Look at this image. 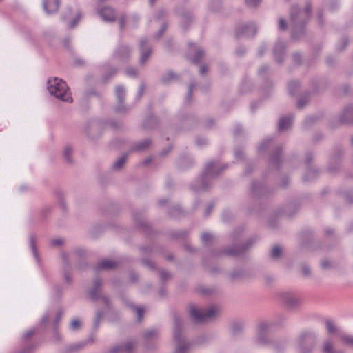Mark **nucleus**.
I'll use <instances>...</instances> for the list:
<instances>
[{"mask_svg": "<svg viewBox=\"0 0 353 353\" xmlns=\"http://www.w3.org/2000/svg\"><path fill=\"white\" fill-rule=\"evenodd\" d=\"M128 157V154H123L121 157H119L112 165V168L114 170L121 169L123 164L125 163Z\"/></svg>", "mask_w": 353, "mask_h": 353, "instance_id": "27", "label": "nucleus"}, {"mask_svg": "<svg viewBox=\"0 0 353 353\" xmlns=\"http://www.w3.org/2000/svg\"><path fill=\"white\" fill-rule=\"evenodd\" d=\"M227 168V165H221L219 161H212L208 162L201 175V185L197 190H208L212 179L217 176Z\"/></svg>", "mask_w": 353, "mask_h": 353, "instance_id": "3", "label": "nucleus"}, {"mask_svg": "<svg viewBox=\"0 0 353 353\" xmlns=\"http://www.w3.org/2000/svg\"><path fill=\"white\" fill-rule=\"evenodd\" d=\"M158 337H159V332L157 330H156L154 329L148 330L143 334V338L146 343H148L150 341L155 340Z\"/></svg>", "mask_w": 353, "mask_h": 353, "instance_id": "23", "label": "nucleus"}, {"mask_svg": "<svg viewBox=\"0 0 353 353\" xmlns=\"http://www.w3.org/2000/svg\"><path fill=\"white\" fill-rule=\"evenodd\" d=\"M101 287V281L97 279L94 281L93 288L90 291V296L92 300H97L99 296V292Z\"/></svg>", "mask_w": 353, "mask_h": 353, "instance_id": "21", "label": "nucleus"}, {"mask_svg": "<svg viewBox=\"0 0 353 353\" xmlns=\"http://www.w3.org/2000/svg\"><path fill=\"white\" fill-rule=\"evenodd\" d=\"M43 8L48 14L56 13L59 8V0H43Z\"/></svg>", "mask_w": 353, "mask_h": 353, "instance_id": "14", "label": "nucleus"}, {"mask_svg": "<svg viewBox=\"0 0 353 353\" xmlns=\"http://www.w3.org/2000/svg\"><path fill=\"white\" fill-rule=\"evenodd\" d=\"M143 263L147 265L148 268L152 269L154 268V263L153 261L150 260H143Z\"/></svg>", "mask_w": 353, "mask_h": 353, "instance_id": "63", "label": "nucleus"}, {"mask_svg": "<svg viewBox=\"0 0 353 353\" xmlns=\"http://www.w3.org/2000/svg\"><path fill=\"white\" fill-rule=\"evenodd\" d=\"M308 102V100L304 97L301 98L298 101V106L299 108H302L306 105Z\"/></svg>", "mask_w": 353, "mask_h": 353, "instance_id": "56", "label": "nucleus"}, {"mask_svg": "<svg viewBox=\"0 0 353 353\" xmlns=\"http://www.w3.org/2000/svg\"><path fill=\"white\" fill-rule=\"evenodd\" d=\"M316 334L314 332H305L301 334L300 337V341H299V347L300 350L302 353H308L310 352L311 348L310 350H305L304 348V344L307 343H312L316 339Z\"/></svg>", "mask_w": 353, "mask_h": 353, "instance_id": "13", "label": "nucleus"}, {"mask_svg": "<svg viewBox=\"0 0 353 353\" xmlns=\"http://www.w3.org/2000/svg\"><path fill=\"white\" fill-rule=\"evenodd\" d=\"M194 87H195V84L194 83H190L189 88H188V93H187L186 99H185V102L186 103H189L190 102V99H191V97H192V94L193 89H194Z\"/></svg>", "mask_w": 353, "mask_h": 353, "instance_id": "43", "label": "nucleus"}, {"mask_svg": "<svg viewBox=\"0 0 353 353\" xmlns=\"http://www.w3.org/2000/svg\"><path fill=\"white\" fill-rule=\"evenodd\" d=\"M116 97L119 103H122L125 99V90L122 85H118L116 88Z\"/></svg>", "mask_w": 353, "mask_h": 353, "instance_id": "26", "label": "nucleus"}, {"mask_svg": "<svg viewBox=\"0 0 353 353\" xmlns=\"http://www.w3.org/2000/svg\"><path fill=\"white\" fill-rule=\"evenodd\" d=\"M81 17V14H77L75 19L74 20L72 21V22L70 23V28H74L76 24L77 23L78 21L79 20Z\"/></svg>", "mask_w": 353, "mask_h": 353, "instance_id": "62", "label": "nucleus"}, {"mask_svg": "<svg viewBox=\"0 0 353 353\" xmlns=\"http://www.w3.org/2000/svg\"><path fill=\"white\" fill-rule=\"evenodd\" d=\"M218 311V308L214 306L210 307L206 310H198L194 305H191L189 309L191 318L196 323H203L213 319Z\"/></svg>", "mask_w": 353, "mask_h": 353, "instance_id": "4", "label": "nucleus"}, {"mask_svg": "<svg viewBox=\"0 0 353 353\" xmlns=\"http://www.w3.org/2000/svg\"><path fill=\"white\" fill-rule=\"evenodd\" d=\"M262 189H263L262 187H261L259 185L254 183H253V185L252 186V192L253 194H256V193L261 194Z\"/></svg>", "mask_w": 353, "mask_h": 353, "instance_id": "47", "label": "nucleus"}, {"mask_svg": "<svg viewBox=\"0 0 353 353\" xmlns=\"http://www.w3.org/2000/svg\"><path fill=\"white\" fill-rule=\"evenodd\" d=\"M316 170H309L307 171V174L303 176V180L305 181H309L312 179V178H314L316 176Z\"/></svg>", "mask_w": 353, "mask_h": 353, "instance_id": "39", "label": "nucleus"}, {"mask_svg": "<svg viewBox=\"0 0 353 353\" xmlns=\"http://www.w3.org/2000/svg\"><path fill=\"white\" fill-rule=\"evenodd\" d=\"M160 277L162 281H166L170 278V274L165 270L160 272Z\"/></svg>", "mask_w": 353, "mask_h": 353, "instance_id": "52", "label": "nucleus"}, {"mask_svg": "<svg viewBox=\"0 0 353 353\" xmlns=\"http://www.w3.org/2000/svg\"><path fill=\"white\" fill-rule=\"evenodd\" d=\"M246 5L250 8H255L261 1V0H245Z\"/></svg>", "mask_w": 353, "mask_h": 353, "instance_id": "45", "label": "nucleus"}, {"mask_svg": "<svg viewBox=\"0 0 353 353\" xmlns=\"http://www.w3.org/2000/svg\"><path fill=\"white\" fill-rule=\"evenodd\" d=\"M196 143L199 147H203L208 143V140L204 137H198L196 139Z\"/></svg>", "mask_w": 353, "mask_h": 353, "instance_id": "46", "label": "nucleus"}, {"mask_svg": "<svg viewBox=\"0 0 353 353\" xmlns=\"http://www.w3.org/2000/svg\"><path fill=\"white\" fill-rule=\"evenodd\" d=\"M63 244V240L61 239H52L50 241V245L52 246H58Z\"/></svg>", "mask_w": 353, "mask_h": 353, "instance_id": "55", "label": "nucleus"}, {"mask_svg": "<svg viewBox=\"0 0 353 353\" xmlns=\"http://www.w3.org/2000/svg\"><path fill=\"white\" fill-rule=\"evenodd\" d=\"M213 206H214V205H213V204H212V203H210V204H209V205L207 206V208H206V209H205V212H204V216H209V215L210 214L211 211H212V208H213Z\"/></svg>", "mask_w": 353, "mask_h": 353, "instance_id": "60", "label": "nucleus"}, {"mask_svg": "<svg viewBox=\"0 0 353 353\" xmlns=\"http://www.w3.org/2000/svg\"><path fill=\"white\" fill-rule=\"evenodd\" d=\"M273 324L268 322H261L259 325L256 339L261 344H266L268 342V335L271 331Z\"/></svg>", "mask_w": 353, "mask_h": 353, "instance_id": "8", "label": "nucleus"}, {"mask_svg": "<svg viewBox=\"0 0 353 353\" xmlns=\"http://www.w3.org/2000/svg\"><path fill=\"white\" fill-rule=\"evenodd\" d=\"M72 153V150L71 147L66 146L63 151V157H64L65 160L68 163L72 162V157H71Z\"/></svg>", "mask_w": 353, "mask_h": 353, "instance_id": "34", "label": "nucleus"}, {"mask_svg": "<svg viewBox=\"0 0 353 353\" xmlns=\"http://www.w3.org/2000/svg\"><path fill=\"white\" fill-rule=\"evenodd\" d=\"M97 13L101 19L106 22H113L116 19L114 10L109 6H105L97 10Z\"/></svg>", "mask_w": 353, "mask_h": 353, "instance_id": "11", "label": "nucleus"}, {"mask_svg": "<svg viewBox=\"0 0 353 353\" xmlns=\"http://www.w3.org/2000/svg\"><path fill=\"white\" fill-rule=\"evenodd\" d=\"M166 28H167V25L163 23L162 25V26L161 27V29L159 30V31L156 34L155 38L156 39L160 38L162 36V34H163V32L165 30Z\"/></svg>", "mask_w": 353, "mask_h": 353, "instance_id": "53", "label": "nucleus"}, {"mask_svg": "<svg viewBox=\"0 0 353 353\" xmlns=\"http://www.w3.org/2000/svg\"><path fill=\"white\" fill-rule=\"evenodd\" d=\"M282 254L281 249L279 246L274 247L271 251L270 256L272 259H278Z\"/></svg>", "mask_w": 353, "mask_h": 353, "instance_id": "32", "label": "nucleus"}, {"mask_svg": "<svg viewBox=\"0 0 353 353\" xmlns=\"http://www.w3.org/2000/svg\"><path fill=\"white\" fill-rule=\"evenodd\" d=\"M323 353H343L339 350H334L332 343L327 340L324 342L323 345Z\"/></svg>", "mask_w": 353, "mask_h": 353, "instance_id": "25", "label": "nucleus"}, {"mask_svg": "<svg viewBox=\"0 0 353 353\" xmlns=\"http://www.w3.org/2000/svg\"><path fill=\"white\" fill-rule=\"evenodd\" d=\"M325 327L330 334L334 333L337 331V327H335L334 323L331 320L325 321Z\"/></svg>", "mask_w": 353, "mask_h": 353, "instance_id": "37", "label": "nucleus"}, {"mask_svg": "<svg viewBox=\"0 0 353 353\" xmlns=\"http://www.w3.org/2000/svg\"><path fill=\"white\" fill-rule=\"evenodd\" d=\"M193 17L192 15L190 13H186L183 16L182 18V26L184 28H186V26L185 25L186 20H192Z\"/></svg>", "mask_w": 353, "mask_h": 353, "instance_id": "48", "label": "nucleus"}, {"mask_svg": "<svg viewBox=\"0 0 353 353\" xmlns=\"http://www.w3.org/2000/svg\"><path fill=\"white\" fill-rule=\"evenodd\" d=\"M145 86L144 84H141L139 86V90H138V92H137V94L136 97L137 99H139L141 98V97L143 96V92L145 91Z\"/></svg>", "mask_w": 353, "mask_h": 353, "instance_id": "51", "label": "nucleus"}, {"mask_svg": "<svg viewBox=\"0 0 353 353\" xmlns=\"http://www.w3.org/2000/svg\"><path fill=\"white\" fill-rule=\"evenodd\" d=\"M341 341L348 346L353 347V336L351 335L343 334L341 336Z\"/></svg>", "mask_w": 353, "mask_h": 353, "instance_id": "35", "label": "nucleus"}, {"mask_svg": "<svg viewBox=\"0 0 353 353\" xmlns=\"http://www.w3.org/2000/svg\"><path fill=\"white\" fill-rule=\"evenodd\" d=\"M251 243L248 242L246 244L243 245L242 246H238L234 248H231L228 250H224L221 251V253H225L227 255L230 256H238L240 253L245 251L250 246Z\"/></svg>", "mask_w": 353, "mask_h": 353, "instance_id": "18", "label": "nucleus"}, {"mask_svg": "<svg viewBox=\"0 0 353 353\" xmlns=\"http://www.w3.org/2000/svg\"><path fill=\"white\" fill-rule=\"evenodd\" d=\"M50 316L49 311L46 312L39 322V325H46L48 321Z\"/></svg>", "mask_w": 353, "mask_h": 353, "instance_id": "44", "label": "nucleus"}, {"mask_svg": "<svg viewBox=\"0 0 353 353\" xmlns=\"http://www.w3.org/2000/svg\"><path fill=\"white\" fill-rule=\"evenodd\" d=\"M136 312L137 314V321H141L144 310L142 307H136Z\"/></svg>", "mask_w": 353, "mask_h": 353, "instance_id": "54", "label": "nucleus"}, {"mask_svg": "<svg viewBox=\"0 0 353 353\" xmlns=\"http://www.w3.org/2000/svg\"><path fill=\"white\" fill-rule=\"evenodd\" d=\"M61 259L62 262V272L64 277L65 281L70 284L72 282V277L70 276V255L67 252H62L61 254Z\"/></svg>", "mask_w": 353, "mask_h": 353, "instance_id": "9", "label": "nucleus"}, {"mask_svg": "<svg viewBox=\"0 0 353 353\" xmlns=\"http://www.w3.org/2000/svg\"><path fill=\"white\" fill-rule=\"evenodd\" d=\"M29 241H30V249L32 252L34 259L37 261V262L38 263V264H39L40 263V258H39V253L37 252V247H36V241L32 234L30 235Z\"/></svg>", "mask_w": 353, "mask_h": 353, "instance_id": "24", "label": "nucleus"}, {"mask_svg": "<svg viewBox=\"0 0 353 353\" xmlns=\"http://www.w3.org/2000/svg\"><path fill=\"white\" fill-rule=\"evenodd\" d=\"M117 265V263L116 261L110 259H104L99 262L95 268L97 271L100 270H109L114 268Z\"/></svg>", "mask_w": 353, "mask_h": 353, "instance_id": "20", "label": "nucleus"}, {"mask_svg": "<svg viewBox=\"0 0 353 353\" xmlns=\"http://www.w3.org/2000/svg\"><path fill=\"white\" fill-rule=\"evenodd\" d=\"M301 59V54L299 53H295L292 56V60L295 63H298L300 62Z\"/></svg>", "mask_w": 353, "mask_h": 353, "instance_id": "61", "label": "nucleus"}, {"mask_svg": "<svg viewBox=\"0 0 353 353\" xmlns=\"http://www.w3.org/2000/svg\"><path fill=\"white\" fill-rule=\"evenodd\" d=\"M301 272H302L303 275L308 276V275L310 274L311 271H310V268L308 266L304 265L302 268Z\"/></svg>", "mask_w": 353, "mask_h": 353, "instance_id": "58", "label": "nucleus"}, {"mask_svg": "<svg viewBox=\"0 0 353 353\" xmlns=\"http://www.w3.org/2000/svg\"><path fill=\"white\" fill-rule=\"evenodd\" d=\"M36 332V330L34 328H32V329H30L28 330L25 334H24V339H28L30 336H32V335L34 334Z\"/></svg>", "mask_w": 353, "mask_h": 353, "instance_id": "57", "label": "nucleus"}, {"mask_svg": "<svg viewBox=\"0 0 353 353\" xmlns=\"http://www.w3.org/2000/svg\"><path fill=\"white\" fill-rule=\"evenodd\" d=\"M256 28L252 23H243L237 27L236 30V37H251L256 34Z\"/></svg>", "mask_w": 353, "mask_h": 353, "instance_id": "7", "label": "nucleus"}, {"mask_svg": "<svg viewBox=\"0 0 353 353\" xmlns=\"http://www.w3.org/2000/svg\"><path fill=\"white\" fill-rule=\"evenodd\" d=\"M348 44V39L345 37L344 38H342L339 41V43L337 45V48L339 50H343L345 48V47L347 46Z\"/></svg>", "mask_w": 353, "mask_h": 353, "instance_id": "41", "label": "nucleus"}, {"mask_svg": "<svg viewBox=\"0 0 353 353\" xmlns=\"http://www.w3.org/2000/svg\"><path fill=\"white\" fill-rule=\"evenodd\" d=\"M150 144H151V141L149 139H146L138 143L135 145L134 150H145V149L148 148Z\"/></svg>", "mask_w": 353, "mask_h": 353, "instance_id": "29", "label": "nucleus"}, {"mask_svg": "<svg viewBox=\"0 0 353 353\" xmlns=\"http://www.w3.org/2000/svg\"><path fill=\"white\" fill-rule=\"evenodd\" d=\"M80 327H81V322L77 319H72L69 325V328L72 331H77V330H79L80 328Z\"/></svg>", "mask_w": 353, "mask_h": 353, "instance_id": "38", "label": "nucleus"}, {"mask_svg": "<svg viewBox=\"0 0 353 353\" xmlns=\"http://www.w3.org/2000/svg\"><path fill=\"white\" fill-rule=\"evenodd\" d=\"M311 14V6L307 5L303 10L293 6L290 10L292 37L293 39L301 38L305 32L304 26L308 21Z\"/></svg>", "mask_w": 353, "mask_h": 353, "instance_id": "1", "label": "nucleus"}, {"mask_svg": "<svg viewBox=\"0 0 353 353\" xmlns=\"http://www.w3.org/2000/svg\"><path fill=\"white\" fill-rule=\"evenodd\" d=\"M141 57L140 63L144 64L152 54V48L148 46V41L146 39H142L139 43Z\"/></svg>", "mask_w": 353, "mask_h": 353, "instance_id": "12", "label": "nucleus"}, {"mask_svg": "<svg viewBox=\"0 0 353 353\" xmlns=\"http://www.w3.org/2000/svg\"><path fill=\"white\" fill-rule=\"evenodd\" d=\"M87 343H88L87 341H83V342H79L78 343H75L70 346V351L79 350L82 349L83 347H85V345L87 344Z\"/></svg>", "mask_w": 353, "mask_h": 353, "instance_id": "40", "label": "nucleus"}, {"mask_svg": "<svg viewBox=\"0 0 353 353\" xmlns=\"http://www.w3.org/2000/svg\"><path fill=\"white\" fill-rule=\"evenodd\" d=\"M203 54L204 50L203 49L200 48H195V53L192 58V62L194 63H199L201 61Z\"/></svg>", "mask_w": 353, "mask_h": 353, "instance_id": "28", "label": "nucleus"}, {"mask_svg": "<svg viewBox=\"0 0 353 353\" xmlns=\"http://www.w3.org/2000/svg\"><path fill=\"white\" fill-rule=\"evenodd\" d=\"M181 325L182 322L177 316L174 317V339L176 343V347L174 353H185L190 348L192 343H186L181 338Z\"/></svg>", "mask_w": 353, "mask_h": 353, "instance_id": "5", "label": "nucleus"}, {"mask_svg": "<svg viewBox=\"0 0 353 353\" xmlns=\"http://www.w3.org/2000/svg\"><path fill=\"white\" fill-rule=\"evenodd\" d=\"M341 123H353V106H349L344 110L340 116Z\"/></svg>", "mask_w": 353, "mask_h": 353, "instance_id": "19", "label": "nucleus"}, {"mask_svg": "<svg viewBox=\"0 0 353 353\" xmlns=\"http://www.w3.org/2000/svg\"><path fill=\"white\" fill-rule=\"evenodd\" d=\"M281 150L276 148L274 153L271 155L270 163L272 166L278 168L281 164Z\"/></svg>", "mask_w": 353, "mask_h": 353, "instance_id": "22", "label": "nucleus"}, {"mask_svg": "<svg viewBox=\"0 0 353 353\" xmlns=\"http://www.w3.org/2000/svg\"><path fill=\"white\" fill-rule=\"evenodd\" d=\"M125 74L129 77H135L137 72L135 68H128L125 70Z\"/></svg>", "mask_w": 353, "mask_h": 353, "instance_id": "49", "label": "nucleus"}, {"mask_svg": "<svg viewBox=\"0 0 353 353\" xmlns=\"http://www.w3.org/2000/svg\"><path fill=\"white\" fill-rule=\"evenodd\" d=\"M284 53L285 45L283 43L279 41L276 43L273 51L274 59L277 63H281L283 62Z\"/></svg>", "mask_w": 353, "mask_h": 353, "instance_id": "15", "label": "nucleus"}, {"mask_svg": "<svg viewBox=\"0 0 353 353\" xmlns=\"http://www.w3.org/2000/svg\"><path fill=\"white\" fill-rule=\"evenodd\" d=\"M300 87V83L296 81H292L288 84V90L290 94L294 95Z\"/></svg>", "mask_w": 353, "mask_h": 353, "instance_id": "30", "label": "nucleus"}, {"mask_svg": "<svg viewBox=\"0 0 353 353\" xmlns=\"http://www.w3.org/2000/svg\"><path fill=\"white\" fill-rule=\"evenodd\" d=\"M174 77V74L172 71H169L161 77V82L163 84H168L170 80L173 79Z\"/></svg>", "mask_w": 353, "mask_h": 353, "instance_id": "33", "label": "nucleus"}, {"mask_svg": "<svg viewBox=\"0 0 353 353\" xmlns=\"http://www.w3.org/2000/svg\"><path fill=\"white\" fill-rule=\"evenodd\" d=\"M213 236L208 232H204L201 235V241L203 243H208V242L212 241Z\"/></svg>", "mask_w": 353, "mask_h": 353, "instance_id": "42", "label": "nucleus"}, {"mask_svg": "<svg viewBox=\"0 0 353 353\" xmlns=\"http://www.w3.org/2000/svg\"><path fill=\"white\" fill-rule=\"evenodd\" d=\"M281 301L290 310L297 308L301 302V296L295 292H284L280 294Z\"/></svg>", "mask_w": 353, "mask_h": 353, "instance_id": "6", "label": "nucleus"}, {"mask_svg": "<svg viewBox=\"0 0 353 353\" xmlns=\"http://www.w3.org/2000/svg\"><path fill=\"white\" fill-rule=\"evenodd\" d=\"M268 70L269 68L267 65L262 66L259 70V75L263 76Z\"/></svg>", "mask_w": 353, "mask_h": 353, "instance_id": "64", "label": "nucleus"}, {"mask_svg": "<svg viewBox=\"0 0 353 353\" xmlns=\"http://www.w3.org/2000/svg\"><path fill=\"white\" fill-rule=\"evenodd\" d=\"M294 117L292 115L282 117L279 119L278 130L282 132L289 129L293 123Z\"/></svg>", "mask_w": 353, "mask_h": 353, "instance_id": "17", "label": "nucleus"}, {"mask_svg": "<svg viewBox=\"0 0 353 353\" xmlns=\"http://www.w3.org/2000/svg\"><path fill=\"white\" fill-rule=\"evenodd\" d=\"M286 27H287V23H286L285 20L283 18H280L279 19V29L281 30H285Z\"/></svg>", "mask_w": 353, "mask_h": 353, "instance_id": "50", "label": "nucleus"}, {"mask_svg": "<svg viewBox=\"0 0 353 353\" xmlns=\"http://www.w3.org/2000/svg\"><path fill=\"white\" fill-rule=\"evenodd\" d=\"M130 55V49L128 46H119L115 50L113 58L118 61H127Z\"/></svg>", "mask_w": 353, "mask_h": 353, "instance_id": "10", "label": "nucleus"}, {"mask_svg": "<svg viewBox=\"0 0 353 353\" xmlns=\"http://www.w3.org/2000/svg\"><path fill=\"white\" fill-rule=\"evenodd\" d=\"M49 93L64 102H72V97L66 83L57 77L50 79L47 83Z\"/></svg>", "mask_w": 353, "mask_h": 353, "instance_id": "2", "label": "nucleus"}, {"mask_svg": "<svg viewBox=\"0 0 353 353\" xmlns=\"http://www.w3.org/2000/svg\"><path fill=\"white\" fill-rule=\"evenodd\" d=\"M134 347V343L128 341L123 345H117L114 347L110 353H131Z\"/></svg>", "mask_w": 353, "mask_h": 353, "instance_id": "16", "label": "nucleus"}, {"mask_svg": "<svg viewBox=\"0 0 353 353\" xmlns=\"http://www.w3.org/2000/svg\"><path fill=\"white\" fill-rule=\"evenodd\" d=\"M272 141V139L271 138H268L267 139L263 140L259 146V152H263V151H265L269 147Z\"/></svg>", "mask_w": 353, "mask_h": 353, "instance_id": "36", "label": "nucleus"}, {"mask_svg": "<svg viewBox=\"0 0 353 353\" xmlns=\"http://www.w3.org/2000/svg\"><path fill=\"white\" fill-rule=\"evenodd\" d=\"M61 339V335L59 334L57 330H54L53 340L54 342H59Z\"/></svg>", "mask_w": 353, "mask_h": 353, "instance_id": "59", "label": "nucleus"}, {"mask_svg": "<svg viewBox=\"0 0 353 353\" xmlns=\"http://www.w3.org/2000/svg\"><path fill=\"white\" fill-rule=\"evenodd\" d=\"M243 274L241 269H236L230 272V278L232 281L239 280L243 278Z\"/></svg>", "mask_w": 353, "mask_h": 353, "instance_id": "31", "label": "nucleus"}]
</instances>
